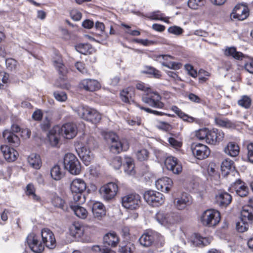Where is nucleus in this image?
Here are the masks:
<instances>
[{
  "mask_svg": "<svg viewBox=\"0 0 253 253\" xmlns=\"http://www.w3.org/2000/svg\"><path fill=\"white\" fill-rule=\"evenodd\" d=\"M123 163L125 173L129 175L135 174L134 161L131 158L125 156L123 161L121 157L116 156L112 158L109 162L110 165L115 169H119Z\"/></svg>",
  "mask_w": 253,
  "mask_h": 253,
  "instance_id": "1",
  "label": "nucleus"
},
{
  "mask_svg": "<svg viewBox=\"0 0 253 253\" xmlns=\"http://www.w3.org/2000/svg\"><path fill=\"white\" fill-rule=\"evenodd\" d=\"M86 188V183L83 179L76 178L72 181L70 184V190L75 202L83 203L85 201L84 192Z\"/></svg>",
  "mask_w": 253,
  "mask_h": 253,
  "instance_id": "2",
  "label": "nucleus"
},
{
  "mask_svg": "<svg viewBox=\"0 0 253 253\" xmlns=\"http://www.w3.org/2000/svg\"><path fill=\"white\" fill-rule=\"evenodd\" d=\"M105 139L108 142L112 143L110 149L113 153L118 154L123 151H126L129 148L128 143L119 140L118 136L114 132H111L106 134Z\"/></svg>",
  "mask_w": 253,
  "mask_h": 253,
  "instance_id": "3",
  "label": "nucleus"
},
{
  "mask_svg": "<svg viewBox=\"0 0 253 253\" xmlns=\"http://www.w3.org/2000/svg\"><path fill=\"white\" fill-rule=\"evenodd\" d=\"M77 113L82 119L92 124L99 122L101 119L100 114L96 110L88 106H79L78 108Z\"/></svg>",
  "mask_w": 253,
  "mask_h": 253,
  "instance_id": "4",
  "label": "nucleus"
},
{
  "mask_svg": "<svg viewBox=\"0 0 253 253\" xmlns=\"http://www.w3.org/2000/svg\"><path fill=\"white\" fill-rule=\"evenodd\" d=\"M64 169L71 174L78 175L81 171V165L75 155L72 153L65 154L63 159Z\"/></svg>",
  "mask_w": 253,
  "mask_h": 253,
  "instance_id": "5",
  "label": "nucleus"
},
{
  "mask_svg": "<svg viewBox=\"0 0 253 253\" xmlns=\"http://www.w3.org/2000/svg\"><path fill=\"white\" fill-rule=\"evenodd\" d=\"M220 221L219 212L214 209H209L204 211L201 216L202 223L206 226L213 227Z\"/></svg>",
  "mask_w": 253,
  "mask_h": 253,
  "instance_id": "6",
  "label": "nucleus"
},
{
  "mask_svg": "<svg viewBox=\"0 0 253 253\" xmlns=\"http://www.w3.org/2000/svg\"><path fill=\"white\" fill-rule=\"evenodd\" d=\"M162 239L163 237L159 233L153 230H149L141 235L139 239V242L143 247H148L153 244L158 245Z\"/></svg>",
  "mask_w": 253,
  "mask_h": 253,
  "instance_id": "7",
  "label": "nucleus"
},
{
  "mask_svg": "<svg viewBox=\"0 0 253 253\" xmlns=\"http://www.w3.org/2000/svg\"><path fill=\"white\" fill-rule=\"evenodd\" d=\"M155 218L160 224L166 227L174 224L179 220V217L176 213H165L160 211L155 214Z\"/></svg>",
  "mask_w": 253,
  "mask_h": 253,
  "instance_id": "8",
  "label": "nucleus"
},
{
  "mask_svg": "<svg viewBox=\"0 0 253 253\" xmlns=\"http://www.w3.org/2000/svg\"><path fill=\"white\" fill-rule=\"evenodd\" d=\"M143 198L146 202L152 207H159L165 201L164 195L155 190L146 191L143 194Z\"/></svg>",
  "mask_w": 253,
  "mask_h": 253,
  "instance_id": "9",
  "label": "nucleus"
},
{
  "mask_svg": "<svg viewBox=\"0 0 253 253\" xmlns=\"http://www.w3.org/2000/svg\"><path fill=\"white\" fill-rule=\"evenodd\" d=\"M141 202V197L136 193L128 194L122 198V206L125 208L131 210L138 209Z\"/></svg>",
  "mask_w": 253,
  "mask_h": 253,
  "instance_id": "10",
  "label": "nucleus"
},
{
  "mask_svg": "<svg viewBox=\"0 0 253 253\" xmlns=\"http://www.w3.org/2000/svg\"><path fill=\"white\" fill-rule=\"evenodd\" d=\"M161 96L157 92L147 93L142 97V100L144 103L158 109H162L165 106V104L161 101Z\"/></svg>",
  "mask_w": 253,
  "mask_h": 253,
  "instance_id": "11",
  "label": "nucleus"
},
{
  "mask_svg": "<svg viewBox=\"0 0 253 253\" xmlns=\"http://www.w3.org/2000/svg\"><path fill=\"white\" fill-rule=\"evenodd\" d=\"M118 191V186L114 182H109L102 186L99 189L100 194L102 198L107 201L113 199Z\"/></svg>",
  "mask_w": 253,
  "mask_h": 253,
  "instance_id": "12",
  "label": "nucleus"
},
{
  "mask_svg": "<svg viewBox=\"0 0 253 253\" xmlns=\"http://www.w3.org/2000/svg\"><path fill=\"white\" fill-rule=\"evenodd\" d=\"M20 131V127L17 125H12L11 130L6 129L2 132V136L6 139L7 142L13 146H18L20 144L19 137L14 134V132H18Z\"/></svg>",
  "mask_w": 253,
  "mask_h": 253,
  "instance_id": "13",
  "label": "nucleus"
},
{
  "mask_svg": "<svg viewBox=\"0 0 253 253\" xmlns=\"http://www.w3.org/2000/svg\"><path fill=\"white\" fill-rule=\"evenodd\" d=\"M94 139L90 137L86 141V146H83L78 152L79 157L84 164L87 166L93 158L92 153L90 150L93 145Z\"/></svg>",
  "mask_w": 253,
  "mask_h": 253,
  "instance_id": "14",
  "label": "nucleus"
},
{
  "mask_svg": "<svg viewBox=\"0 0 253 253\" xmlns=\"http://www.w3.org/2000/svg\"><path fill=\"white\" fill-rule=\"evenodd\" d=\"M191 149L193 155L198 160L207 158L211 153L208 146L200 143H193Z\"/></svg>",
  "mask_w": 253,
  "mask_h": 253,
  "instance_id": "15",
  "label": "nucleus"
},
{
  "mask_svg": "<svg viewBox=\"0 0 253 253\" xmlns=\"http://www.w3.org/2000/svg\"><path fill=\"white\" fill-rule=\"evenodd\" d=\"M26 241L30 249L35 253H41L44 250V245L40 241V238L34 233L29 234Z\"/></svg>",
  "mask_w": 253,
  "mask_h": 253,
  "instance_id": "16",
  "label": "nucleus"
},
{
  "mask_svg": "<svg viewBox=\"0 0 253 253\" xmlns=\"http://www.w3.org/2000/svg\"><path fill=\"white\" fill-rule=\"evenodd\" d=\"M224 136V133L222 130L217 128L209 129L205 141L209 144L216 145L223 140Z\"/></svg>",
  "mask_w": 253,
  "mask_h": 253,
  "instance_id": "17",
  "label": "nucleus"
},
{
  "mask_svg": "<svg viewBox=\"0 0 253 253\" xmlns=\"http://www.w3.org/2000/svg\"><path fill=\"white\" fill-rule=\"evenodd\" d=\"M42 243L47 248L52 249L56 246V240L52 232L48 228H44L41 231Z\"/></svg>",
  "mask_w": 253,
  "mask_h": 253,
  "instance_id": "18",
  "label": "nucleus"
},
{
  "mask_svg": "<svg viewBox=\"0 0 253 253\" xmlns=\"http://www.w3.org/2000/svg\"><path fill=\"white\" fill-rule=\"evenodd\" d=\"M165 165L167 169L174 174H179L182 171V165L175 157H168L165 161Z\"/></svg>",
  "mask_w": 253,
  "mask_h": 253,
  "instance_id": "19",
  "label": "nucleus"
},
{
  "mask_svg": "<svg viewBox=\"0 0 253 253\" xmlns=\"http://www.w3.org/2000/svg\"><path fill=\"white\" fill-rule=\"evenodd\" d=\"M231 195L225 191H219L215 196V203L221 208L227 207L232 201Z\"/></svg>",
  "mask_w": 253,
  "mask_h": 253,
  "instance_id": "20",
  "label": "nucleus"
},
{
  "mask_svg": "<svg viewBox=\"0 0 253 253\" xmlns=\"http://www.w3.org/2000/svg\"><path fill=\"white\" fill-rule=\"evenodd\" d=\"M250 205L244 206L241 211L240 218L250 224L253 223V200H249Z\"/></svg>",
  "mask_w": 253,
  "mask_h": 253,
  "instance_id": "21",
  "label": "nucleus"
},
{
  "mask_svg": "<svg viewBox=\"0 0 253 253\" xmlns=\"http://www.w3.org/2000/svg\"><path fill=\"white\" fill-rule=\"evenodd\" d=\"M232 187L236 193L241 197H246L248 194L249 188L247 185L240 179L236 180Z\"/></svg>",
  "mask_w": 253,
  "mask_h": 253,
  "instance_id": "22",
  "label": "nucleus"
},
{
  "mask_svg": "<svg viewBox=\"0 0 253 253\" xmlns=\"http://www.w3.org/2000/svg\"><path fill=\"white\" fill-rule=\"evenodd\" d=\"M155 185L158 190L168 193L171 188L173 182L171 178L168 177H163L158 179L155 182Z\"/></svg>",
  "mask_w": 253,
  "mask_h": 253,
  "instance_id": "23",
  "label": "nucleus"
},
{
  "mask_svg": "<svg viewBox=\"0 0 253 253\" xmlns=\"http://www.w3.org/2000/svg\"><path fill=\"white\" fill-rule=\"evenodd\" d=\"M249 10L247 7L243 5H237L233 9L231 16L234 19H238L239 20H244L249 16Z\"/></svg>",
  "mask_w": 253,
  "mask_h": 253,
  "instance_id": "24",
  "label": "nucleus"
},
{
  "mask_svg": "<svg viewBox=\"0 0 253 253\" xmlns=\"http://www.w3.org/2000/svg\"><path fill=\"white\" fill-rule=\"evenodd\" d=\"M80 87L86 91H93L98 89L100 87V84L97 80L86 79L81 82Z\"/></svg>",
  "mask_w": 253,
  "mask_h": 253,
  "instance_id": "25",
  "label": "nucleus"
},
{
  "mask_svg": "<svg viewBox=\"0 0 253 253\" xmlns=\"http://www.w3.org/2000/svg\"><path fill=\"white\" fill-rule=\"evenodd\" d=\"M0 151L4 159L7 162H13L17 158L18 153L13 148H11L7 145H1Z\"/></svg>",
  "mask_w": 253,
  "mask_h": 253,
  "instance_id": "26",
  "label": "nucleus"
},
{
  "mask_svg": "<svg viewBox=\"0 0 253 253\" xmlns=\"http://www.w3.org/2000/svg\"><path fill=\"white\" fill-rule=\"evenodd\" d=\"M192 203L191 196L187 193H183L180 198L177 199L175 206L178 210H182Z\"/></svg>",
  "mask_w": 253,
  "mask_h": 253,
  "instance_id": "27",
  "label": "nucleus"
},
{
  "mask_svg": "<svg viewBox=\"0 0 253 253\" xmlns=\"http://www.w3.org/2000/svg\"><path fill=\"white\" fill-rule=\"evenodd\" d=\"M61 131L64 132L65 137L67 139H72L77 134L76 126L73 123H68L63 125Z\"/></svg>",
  "mask_w": 253,
  "mask_h": 253,
  "instance_id": "28",
  "label": "nucleus"
},
{
  "mask_svg": "<svg viewBox=\"0 0 253 253\" xmlns=\"http://www.w3.org/2000/svg\"><path fill=\"white\" fill-rule=\"evenodd\" d=\"M91 210L93 216L98 219L101 218L106 214V210L104 205L101 202H95L91 207Z\"/></svg>",
  "mask_w": 253,
  "mask_h": 253,
  "instance_id": "29",
  "label": "nucleus"
},
{
  "mask_svg": "<svg viewBox=\"0 0 253 253\" xmlns=\"http://www.w3.org/2000/svg\"><path fill=\"white\" fill-rule=\"evenodd\" d=\"M119 243V238L115 232L108 233L103 237L104 247L107 245L111 247H115Z\"/></svg>",
  "mask_w": 253,
  "mask_h": 253,
  "instance_id": "30",
  "label": "nucleus"
},
{
  "mask_svg": "<svg viewBox=\"0 0 253 253\" xmlns=\"http://www.w3.org/2000/svg\"><path fill=\"white\" fill-rule=\"evenodd\" d=\"M53 63L59 74L64 77L67 72V70L63 63L61 56L57 55L55 57H54Z\"/></svg>",
  "mask_w": 253,
  "mask_h": 253,
  "instance_id": "31",
  "label": "nucleus"
},
{
  "mask_svg": "<svg viewBox=\"0 0 253 253\" xmlns=\"http://www.w3.org/2000/svg\"><path fill=\"white\" fill-rule=\"evenodd\" d=\"M134 96V88L132 87H127L120 92V97L122 100L126 103L130 104L131 102H133Z\"/></svg>",
  "mask_w": 253,
  "mask_h": 253,
  "instance_id": "32",
  "label": "nucleus"
},
{
  "mask_svg": "<svg viewBox=\"0 0 253 253\" xmlns=\"http://www.w3.org/2000/svg\"><path fill=\"white\" fill-rule=\"evenodd\" d=\"M70 234L75 238H79L84 234V227L79 223H74L69 228Z\"/></svg>",
  "mask_w": 253,
  "mask_h": 253,
  "instance_id": "33",
  "label": "nucleus"
},
{
  "mask_svg": "<svg viewBox=\"0 0 253 253\" xmlns=\"http://www.w3.org/2000/svg\"><path fill=\"white\" fill-rule=\"evenodd\" d=\"M81 203L71 204L70 205L71 209L74 211L75 214L79 218L85 219L87 215V211L85 209L80 206Z\"/></svg>",
  "mask_w": 253,
  "mask_h": 253,
  "instance_id": "34",
  "label": "nucleus"
},
{
  "mask_svg": "<svg viewBox=\"0 0 253 253\" xmlns=\"http://www.w3.org/2000/svg\"><path fill=\"white\" fill-rule=\"evenodd\" d=\"M240 148L238 145L234 142H229L224 148V152L229 156L234 157L239 154Z\"/></svg>",
  "mask_w": 253,
  "mask_h": 253,
  "instance_id": "35",
  "label": "nucleus"
},
{
  "mask_svg": "<svg viewBox=\"0 0 253 253\" xmlns=\"http://www.w3.org/2000/svg\"><path fill=\"white\" fill-rule=\"evenodd\" d=\"M214 122L216 125L226 128H234L236 127L235 123L227 118L215 117Z\"/></svg>",
  "mask_w": 253,
  "mask_h": 253,
  "instance_id": "36",
  "label": "nucleus"
},
{
  "mask_svg": "<svg viewBox=\"0 0 253 253\" xmlns=\"http://www.w3.org/2000/svg\"><path fill=\"white\" fill-rule=\"evenodd\" d=\"M224 54L227 56H232L237 60H242L245 57L243 53L237 51L234 46L227 47L224 51Z\"/></svg>",
  "mask_w": 253,
  "mask_h": 253,
  "instance_id": "37",
  "label": "nucleus"
},
{
  "mask_svg": "<svg viewBox=\"0 0 253 253\" xmlns=\"http://www.w3.org/2000/svg\"><path fill=\"white\" fill-rule=\"evenodd\" d=\"M28 162L32 168L36 169H40L42 164L40 156L34 153L28 157Z\"/></svg>",
  "mask_w": 253,
  "mask_h": 253,
  "instance_id": "38",
  "label": "nucleus"
},
{
  "mask_svg": "<svg viewBox=\"0 0 253 253\" xmlns=\"http://www.w3.org/2000/svg\"><path fill=\"white\" fill-rule=\"evenodd\" d=\"M235 167L233 161L225 159L223 161L221 165V170L224 175H228L230 171L234 170Z\"/></svg>",
  "mask_w": 253,
  "mask_h": 253,
  "instance_id": "39",
  "label": "nucleus"
},
{
  "mask_svg": "<svg viewBox=\"0 0 253 253\" xmlns=\"http://www.w3.org/2000/svg\"><path fill=\"white\" fill-rule=\"evenodd\" d=\"M211 240L207 237H203L199 235L196 234L192 240L193 244L198 247H204L210 244Z\"/></svg>",
  "mask_w": 253,
  "mask_h": 253,
  "instance_id": "40",
  "label": "nucleus"
},
{
  "mask_svg": "<svg viewBox=\"0 0 253 253\" xmlns=\"http://www.w3.org/2000/svg\"><path fill=\"white\" fill-rule=\"evenodd\" d=\"M51 177L55 180H60L64 175L61 168L58 165H54L50 169Z\"/></svg>",
  "mask_w": 253,
  "mask_h": 253,
  "instance_id": "41",
  "label": "nucleus"
},
{
  "mask_svg": "<svg viewBox=\"0 0 253 253\" xmlns=\"http://www.w3.org/2000/svg\"><path fill=\"white\" fill-rule=\"evenodd\" d=\"M141 73L156 79H159L161 77V72L158 70L150 66H145Z\"/></svg>",
  "mask_w": 253,
  "mask_h": 253,
  "instance_id": "42",
  "label": "nucleus"
},
{
  "mask_svg": "<svg viewBox=\"0 0 253 253\" xmlns=\"http://www.w3.org/2000/svg\"><path fill=\"white\" fill-rule=\"evenodd\" d=\"M75 47L78 52L84 55L90 53L92 48L91 44L89 43H79L76 45Z\"/></svg>",
  "mask_w": 253,
  "mask_h": 253,
  "instance_id": "43",
  "label": "nucleus"
},
{
  "mask_svg": "<svg viewBox=\"0 0 253 253\" xmlns=\"http://www.w3.org/2000/svg\"><path fill=\"white\" fill-rule=\"evenodd\" d=\"M51 202L55 207L60 208L64 211L67 209L65 201L59 196H54Z\"/></svg>",
  "mask_w": 253,
  "mask_h": 253,
  "instance_id": "44",
  "label": "nucleus"
},
{
  "mask_svg": "<svg viewBox=\"0 0 253 253\" xmlns=\"http://www.w3.org/2000/svg\"><path fill=\"white\" fill-rule=\"evenodd\" d=\"M238 104L239 106L248 109H249L251 106L252 99L248 95H243L238 101Z\"/></svg>",
  "mask_w": 253,
  "mask_h": 253,
  "instance_id": "45",
  "label": "nucleus"
},
{
  "mask_svg": "<svg viewBox=\"0 0 253 253\" xmlns=\"http://www.w3.org/2000/svg\"><path fill=\"white\" fill-rule=\"evenodd\" d=\"M249 222L243 220V219L240 218V221H238L236 224L237 231L241 233L247 231L249 229Z\"/></svg>",
  "mask_w": 253,
  "mask_h": 253,
  "instance_id": "46",
  "label": "nucleus"
},
{
  "mask_svg": "<svg viewBox=\"0 0 253 253\" xmlns=\"http://www.w3.org/2000/svg\"><path fill=\"white\" fill-rule=\"evenodd\" d=\"M59 134L54 133L52 130L49 131L47 137L51 145L56 146L59 142Z\"/></svg>",
  "mask_w": 253,
  "mask_h": 253,
  "instance_id": "47",
  "label": "nucleus"
},
{
  "mask_svg": "<svg viewBox=\"0 0 253 253\" xmlns=\"http://www.w3.org/2000/svg\"><path fill=\"white\" fill-rule=\"evenodd\" d=\"M162 65L174 70H179L182 67L181 63L177 62H163L162 63Z\"/></svg>",
  "mask_w": 253,
  "mask_h": 253,
  "instance_id": "48",
  "label": "nucleus"
},
{
  "mask_svg": "<svg viewBox=\"0 0 253 253\" xmlns=\"http://www.w3.org/2000/svg\"><path fill=\"white\" fill-rule=\"evenodd\" d=\"M187 4L189 8L193 9H197L199 7L202 6L204 4V0H188Z\"/></svg>",
  "mask_w": 253,
  "mask_h": 253,
  "instance_id": "49",
  "label": "nucleus"
},
{
  "mask_svg": "<svg viewBox=\"0 0 253 253\" xmlns=\"http://www.w3.org/2000/svg\"><path fill=\"white\" fill-rule=\"evenodd\" d=\"M148 155L149 152L145 149H142L138 150L136 153L137 159L140 161H143L147 160Z\"/></svg>",
  "mask_w": 253,
  "mask_h": 253,
  "instance_id": "50",
  "label": "nucleus"
},
{
  "mask_svg": "<svg viewBox=\"0 0 253 253\" xmlns=\"http://www.w3.org/2000/svg\"><path fill=\"white\" fill-rule=\"evenodd\" d=\"M136 106L138 108H140L141 110H144L147 113H151V114H153L156 116H164V114H165V113H164V112L157 111V110H154L151 109L149 108L142 106L138 103H136Z\"/></svg>",
  "mask_w": 253,
  "mask_h": 253,
  "instance_id": "51",
  "label": "nucleus"
},
{
  "mask_svg": "<svg viewBox=\"0 0 253 253\" xmlns=\"http://www.w3.org/2000/svg\"><path fill=\"white\" fill-rule=\"evenodd\" d=\"M168 32L176 36H180L182 34L184 30L181 27L174 25L169 27L168 29Z\"/></svg>",
  "mask_w": 253,
  "mask_h": 253,
  "instance_id": "52",
  "label": "nucleus"
},
{
  "mask_svg": "<svg viewBox=\"0 0 253 253\" xmlns=\"http://www.w3.org/2000/svg\"><path fill=\"white\" fill-rule=\"evenodd\" d=\"M53 96L57 101L60 102H64L67 99V94L64 91H54L53 93Z\"/></svg>",
  "mask_w": 253,
  "mask_h": 253,
  "instance_id": "53",
  "label": "nucleus"
},
{
  "mask_svg": "<svg viewBox=\"0 0 253 253\" xmlns=\"http://www.w3.org/2000/svg\"><path fill=\"white\" fill-rule=\"evenodd\" d=\"M184 69L187 72V73L189 76L194 78L197 77V71L195 69H194V67L191 64H186L184 65Z\"/></svg>",
  "mask_w": 253,
  "mask_h": 253,
  "instance_id": "54",
  "label": "nucleus"
},
{
  "mask_svg": "<svg viewBox=\"0 0 253 253\" xmlns=\"http://www.w3.org/2000/svg\"><path fill=\"white\" fill-rule=\"evenodd\" d=\"M247 160L251 163L253 164V142L250 143L247 147Z\"/></svg>",
  "mask_w": 253,
  "mask_h": 253,
  "instance_id": "55",
  "label": "nucleus"
},
{
  "mask_svg": "<svg viewBox=\"0 0 253 253\" xmlns=\"http://www.w3.org/2000/svg\"><path fill=\"white\" fill-rule=\"evenodd\" d=\"M208 132H209V129L207 128L200 129L196 132V136L200 140H206Z\"/></svg>",
  "mask_w": 253,
  "mask_h": 253,
  "instance_id": "56",
  "label": "nucleus"
},
{
  "mask_svg": "<svg viewBox=\"0 0 253 253\" xmlns=\"http://www.w3.org/2000/svg\"><path fill=\"white\" fill-rule=\"evenodd\" d=\"M17 62L13 58H8L5 60V65L7 69L13 70L16 68Z\"/></svg>",
  "mask_w": 253,
  "mask_h": 253,
  "instance_id": "57",
  "label": "nucleus"
},
{
  "mask_svg": "<svg viewBox=\"0 0 253 253\" xmlns=\"http://www.w3.org/2000/svg\"><path fill=\"white\" fill-rule=\"evenodd\" d=\"M164 14L158 10L152 12L150 15V18L154 20H163Z\"/></svg>",
  "mask_w": 253,
  "mask_h": 253,
  "instance_id": "58",
  "label": "nucleus"
},
{
  "mask_svg": "<svg viewBox=\"0 0 253 253\" xmlns=\"http://www.w3.org/2000/svg\"><path fill=\"white\" fill-rule=\"evenodd\" d=\"M132 41L134 42L140 43L144 46H149L152 45L155 43V42L153 41L148 40V39H134Z\"/></svg>",
  "mask_w": 253,
  "mask_h": 253,
  "instance_id": "59",
  "label": "nucleus"
},
{
  "mask_svg": "<svg viewBox=\"0 0 253 253\" xmlns=\"http://www.w3.org/2000/svg\"><path fill=\"white\" fill-rule=\"evenodd\" d=\"M51 127V121L46 117L41 124V128L43 131H47Z\"/></svg>",
  "mask_w": 253,
  "mask_h": 253,
  "instance_id": "60",
  "label": "nucleus"
},
{
  "mask_svg": "<svg viewBox=\"0 0 253 253\" xmlns=\"http://www.w3.org/2000/svg\"><path fill=\"white\" fill-rule=\"evenodd\" d=\"M171 110L173 111L178 117L182 120L186 117V114L180 110L177 106L175 105L172 106Z\"/></svg>",
  "mask_w": 253,
  "mask_h": 253,
  "instance_id": "61",
  "label": "nucleus"
},
{
  "mask_svg": "<svg viewBox=\"0 0 253 253\" xmlns=\"http://www.w3.org/2000/svg\"><path fill=\"white\" fill-rule=\"evenodd\" d=\"M246 70L249 73L253 74V59H249L244 64Z\"/></svg>",
  "mask_w": 253,
  "mask_h": 253,
  "instance_id": "62",
  "label": "nucleus"
},
{
  "mask_svg": "<svg viewBox=\"0 0 253 253\" xmlns=\"http://www.w3.org/2000/svg\"><path fill=\"white\" fill-rule=\"evenodd\" d=\"M42 111L40 109L35 111L32 114V118L37 121H41L42 119Z\"/></svg>",
  "mask_w": 253,
  "mask_h": 253,
  "instance_id": "63",
  "label": "nucleus"
},
{
  "mask_svg": "<svg viewBox=\"0 0 253 253\" xmlns=\"http://www.w3.org/2000/svg\"><path fill=\"white\" fill-rule=\"evenodd\" d=\"M188 99L192 102L196 103H201L202 99L197 95L193 93H190L188 95Z\"/></svg>",
  "mask_w": 253,
  "mask_h": 253,
  "instance_id": "64",
  "label": "nucleus"
}]
</instances>
